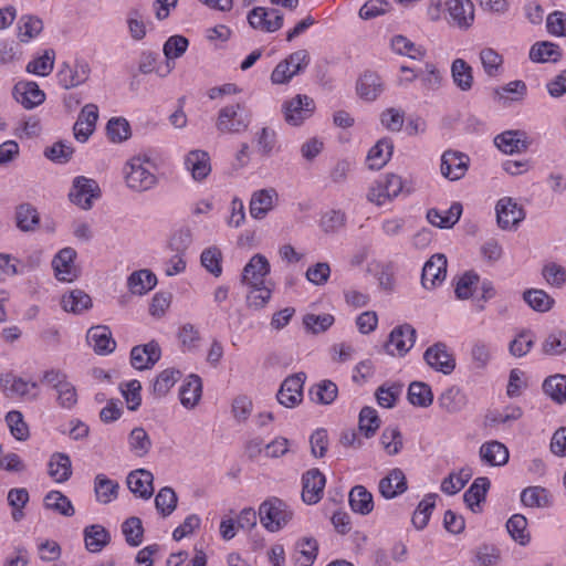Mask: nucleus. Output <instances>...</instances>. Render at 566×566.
<instances>
[{
    "label": "nucleus",
    "mask_w": 566,
    "mask_h": 566,
    "mask_svg": "<svg viewBox=\"0 0 566 566\" xmlns=\"http://www.w3.org/2000/svg\"><path fill=\"white\" fill-rule=\"evenodd\" d=\"M150 160L147 156H134L124 167L125 182L134 191L150 190L157 185V177L146 166Z\"/></svg>",
    "instance_id": "nucleus-1"
},
{
    "label": "nucleus",
    "mask_w": 566,
    "mask_h": 566,
    "mask_svg": "<svg viewBox=\"0 0 566 566\" xmlns=\"http://www.w3.org/2000/svg\"><path fill=\"white\" fill-rule=\"evenodd\" d=\"M261 524L270 532H277L292 518L293 512L279 497L265 500L259 507Z\"/></svg>",
    "instance_id": "nucleus-2"
},
{
    "label": "nucleus",
    "mask_w": 566,
    "mask_h": 566,
    "mask_svg": "<svg viewBox=\"0 0 566 566\" xmlns=\"http://www.w3.org/2000/svg\"><path fill=\"white\" fill-rule=\"evenodd\" d=\"M251 123V115L237 103L222 107L217 118V129L222 134H240L245 132Z\"/></svg>",
    "instance_id": "nucleus-3"
},
{
    "label": "nucleus",
    "mask_w": 566,
    "mask_h": 566,
    "mask_svg": "<svg viewBox=\"0 0 566 566\" xmlns=\"http://www.w3.org/2000/svg\"><path fill=\"white\" fill-rule=\"evenodd\" d=\"M284 120L290 126H301L306 119L313 116L316 105L312 97L305 94H297L282 104Z\"/></svg>",
    "instance_id": "nucleus-4"
},
{
    "label": "nucleus",
    "mask_w": 566,
    "mask_h": 566,
    "mask_svg": "<svg viewBox=\"0 0 566 566\" xmlns=\"http://www.w3.org/2000/svg\"><path fill=\"white\" fill-rule=\"evenodd\" d=\"M403 190L401 178L395 174H386L369 188L368 201L382 206L387 200L397 197Z\"/></svg>",
    "instance_id": "nucleus-5"
},
{
    "label": "nucleus",
    "mask_w": 566,
    "mask_h": 566,
    "mask_svg": "<svg viewBox=\"0 0 566 566\" xmlns=\"http://www.w3.org/2000/svg\"><path fill=\"white\" fill-rule=\"evenodd\" d=\"M248 22L254 30L273 33L283 27V14L277 9L255 7L248 13Z\"/></svg>",
    "instance_id": "nucleus-6"
},
{
    "label": "nucleus",
    "mask_w": 566,
    "mask_h": 566,
    "mask_svg": "<svg viewBox=\"0 0 566 566\" xmlns=\"http://www.w3.org/2000/svg\"><path fill=\"white\" fill-rule=\"evenodd\" d=\"M496 222L502 230L516 229L525 219L524 208L511 197L501 198L495 206Z\"/></svg>",
    "instance_id": "nucleus-7"
},
{
    "label": "nucleus",
    "mask_w": 566,
    "mask_h": 566,
    "mask_svg": "<svg viewBox=\"0 0 566 566\" xmlns=\"http://www.w3.org/2000/svg\"><path fill=\"white\" fill-rule=\"evenodd\" d=\"M101 189L94 179L84 176L76 177L73 180V187L69 193L70 200L84 210L93 206V200L99 198Z\"/></svg>",
    "instance_id": "nucleus-8"
},
{
    "label": "nucleus",
    "mask_w": 566,
    "mask_h": 566,
    "mask_svg": "<svg viewBox=\"0 0 566 566\" xmlns=\"http://www.w3.org/2000/svg\"><path fill=\"white\" fill-rule=\"evenodd\" d=\"M416 329L410 324L395 327L385 344L386 352L391 356H405L415 345Z\"/></svg>",
    "instance_id": "nucleus-9"
},
{
    "label": "nucleus",
    "mask_w": 566,
    "mask_h": 566,
    "mask_svg": "<svg viewBox=\"0 0 566 566\" xmlns=\"http://www.w3.org/2000/svg\"><path fill=\"white\" fill-rule=\"evenodd\" d=\"M90 73L88 63L84 60H78L73 66L66 62L62 63L56 77L63 88L70 90L85 83L88 80Z\"/></svg>",
    "instance_id": "nucleus-10"
},
{
    "label": "nucleus",
    "mask_w": 566,
    "mask_h": 566,
    "mask_svg": "<svg viewBox=\"0 0 566 566\" xmlns=\"http://www.w3.org/2000/svg\"><path fill=\"white\" fill-rule=\"evenodd\" d=\"M424 361L436 371L450 375L455 368V359L444 343L438 342L423 354Z\"/></svg>",
    "instance_id": "nucleus-11"
},
{
    "label": "nucleus",
    "mask_w": 566,
    "mask_h": 566,
    "mask_svg": "<svg viewBox=\"0 0 566 566\" xmlns=\"http://www.w3.org/2000/svg\"><path fill=\"white\" fill-rule=\"evenodd\" d=\"M448 261L444 254H433L423 265L421 285L426 290H432L440 285L447 275Z\"/></svg>",
    "instance_id": "nucleus-12"
},
{
    "label": "nucleus",
    "mask_w": 566,
    "mask_h": 566,
    "mask_svg": "<svg viewBox=\"0 0 566 566\" xmlns=\"http://www.w3.org/2000/svg\"><path fill=\"white\" fill-rule=\"evenodd\" d=\"M469 161V157L461 151L446 150L441 157V174L451 181L460 180L468 171Z\"/></svg>",
    "instance_id": "nucleus-13"
},
{
    "label": "nucleus",
    "mask_w": 566,
    "mask_h": 566,
    "mask_svg": "<svg viewBox=\"0 0 566 566\" xmlns=\"http://www.w3.org/2000/svg\"><path fill=\"white\" fill-rule=\"evenodd\" d=\"M305 374L300 373L287 377L277 391V401L286 407L293 408L302 401Z\"/></svg>",
    "instance_id": "nucleus-14"
},
{
    "label": "nucleus",
    "mask_w": 566,
    "mask_h": 566,
    "mask_svg": "<svg viewBox=\"0 0 566 566\" xmlns=\"http://www.w3.org/2000/svg\"><path fill=\"white\" fill-rule=\"evenodd\" d=\"M325 484V475L316 468L310 469L302 476V500L310 505L316 504L323 496Z\"/></svg>",
    "instance_id": "nucleus-15"
},
{
    "label": "nucleus",
    "mask_w": 566,
    "mask_h": 566,
    "mask_svg": "<svg viewBox=\"0 0 566 566\" xmlns=\"http://www.w3.org/2000/svg\"><path fill=\"white\" fill-rule=\"evenodd\" d=\"M161 356L157 342L151 340L144 345H136L130 350L132 366L138 370L150 369Z\"/></svg>",
    "instance_id": "nucleus-16"
},
{
    "label": "nucleus",
    "mask_w": 566,
    "mask_h": 566,
    "mask_svg": "<svg viewBox=\"0 0 566 566\" xmlns=\"http://www.w3.org/2000/svg\"><path fill=\"white\" fill-rule=\"evenodd\" d=\"M270 273V263L262 254L253 255L242 271L241 282L249 286L264 284L265 276Z\"/></svg>",
    "instance_id": "nucleus-17"
},
{
    "label": "nucleus",
    "mask_w": 566,
    "mask_h": 566,
    "mask_svg": "<svg viewBox=\"0 0 566 566\" xmlns=\"http://www.w3.org/2000/svg\"><path fill=\"white\" fill-rule=\"evenodd\" d=\"M75 256L76 251L72 248H64L54 256L52 266L59 281L72 282L77 277Z\"/></svg>",
    "instance_id": "nucleus-18"
},
{
    "label": "nucleus",
    "mask_w": 566,
    "mask_h": 566,
    "mask_svg": "<svg viewBox=\"0 0 566 566\" xmlns=\"http://www.w3.org/2000/svg\"><path fill=\"white\" fill-rule=\"evenodd\" d=\"M495 146L504 154H521L527 150L530 143L522 130H506L494 138Z\"/></svg>",
    "instance_id": "nucleus-19"
},
{
    "label": "nucleus",
    "mask_w": 566,
    "mask_h": 566,
    "mask_svg": "<svg viewBox=\"0 0 566 566\" xmlns=\"http://www.w3.org/2000/svg\"><path fill=\"white\" fill-rule=\"evenodd\" d=\"M86 339L98 355H108L116 348V342L107 326L97 325L88 329Z\"/></svg>",
    "instance_id": "nucleus-20"
},
{
    "label": "nucleus",
    "mask_w": 566,
    "mask_h": 566,
    "mask_svg": "<svg viewBox=\"0 0 566 566\" xmlns=\"http://www.w3.org/2000/svg\"><path fill=\"white\" fill-rule=\"evenodd\" d=\"M154 475L146 469L132 471L126 479L127 486L135 495L148 500L154 493Z\"/></svg>",
    "instance_id": "nucleus-21"
},
{
    "label": "nucleus",
    "mask_w": 566,
    "mask_h": 566,
    "mask_svg": "<svg viewBox=\"0 0 566 566\" xmlns=\"http://www.w3.org/2000/svg\"><path fill=\"white\" fill-rule=\"evenodd\" d=\"M17 102L22 104L25 108L31 109L45 99V94L40 90L35 82H19L13 90Z\"/></svg>",
    "instance_id": "nucleus-22"
},
{
    "label": "nucleus",
    "mask_w": 566,
    "mask_h": 566,
    "mask_svg": "<svg viewBox=\"0 0 566 566\" xmlns=\"http://www.w3.org/2000/svg\"><path fill=\"white\" fill-rule=\"evenodd\" d=\"M379 492L385 499H395L406 492L407 479L401 469H392L379 481Z\"/></svg>",
    "instance_id": "nucleus-23"
},
{
    "label": "nucleus",
    "mask_w": 566,
    "mask_h": 566,
    "mask_svg": "<svg viewBox=\"0 0 566 566\" xmlns=\"http://www.w3.org/2000/svg\"><path fill=\"white\" fill-rule=\"evenodd\" d=\"M277 197L273 188L254 191L250 200V214L261 220L273 209L274 198Z\"/></svg>",
    "instance_id": "nucleus-24"
},
{
    "label": "nucleus",
    "mask_w": 566,
    "mask_h": 566,
    "mask_svg": "<svg viewBox=\"0 0 566 566\" xmlns=\"http://www.w3.org/2000/svg\"><path fill=\"white\" fill-rule=\"evenodd\" d=\"M461 213L462 205L460 202H453L446 211H440L434 208L429 209L427 212V220L434 227L449 229L459 221Z\"/></svg>",
    "instance_id": "nucleus-25"
},
{
    "label": "nucleus",
    "mask_w": 566,
    "mask_h": 566,
    "mask_svg": "<svg viewBox=\"0 0 566 566\" xmlns=\"http://www.w3.org/2000/svg\"><path fill=\"white\" fill-rule=\"evenodd\" d=\"M185 165L197 181L205 179L211 171L209 155L203 150L189 151L186 156Z\"/></svg>",
    "instance_id": "nucleus-26"
},
{
    "label": "nucleus",
    "mask_w": 566,
    "mask_h": 566,
    "mask_svg": "<svg viewBox=\"0 0 566 566\" xmlns=\"http://www.w3.org/2000/svg\"><path fill=\"white\" fill-rule=\"evenodd\" d=\"M448 10L452 21L460 28H469L474 20L471 0H449Z\"/></svg>",
    "instance_id": "nucleus-27"
},
{
    "label": "nucleus",
    "mask_w": 566,
    "mask_h": 566,
    "mask_svg": "<svg viewBox=\"0 0 566 566\" xmlns=\"http://www.w3.org/2000/svg\"><path fill=\"white\" fill-rule=\"evenodd\" d=\"M507 448L496 440L485 442L480 448V457L483 462L491 467H501L509 461Z\"/></svg>",
    "instance_id": "nucleus-28"
},
{
    "label": "nucleus",
    "mask_w": 566,
    "mask_h": 566,
    "mask_svg": "<svg viewBox=\"0 0 566 566\" xmlns=\"http://www.w3.org/2000/svg\"><path fill=\"white\" fill-rule=\"evenodd\" d=\"M318 543L314 537L305 536L295 543L294 563L297 566H312L317 557Z\"/></svg>",
    "instance_id": "nucleus-29"
},
{
    "label": "nucleus",
    "mask_w": 566,
    "mask_h": 566,
    "mask_svg": "<svg viewBox=\"0 0 566 566\" xmlns=\"http://www.w3.org/2000/svg\"><path fill=\"white\" fill-rule=\"evenodd\" d=\"M491 482L485 476L476 478L463 494V501L474 513L480 510V503L485 500Z\"/></svg>",
    "instance_id": "nucleus-30"
},
{
    "label": "nucleus",
    "mask_w": 566,
    "mask_h": 566,
    "mask_svg": "<svg viewBox=\"0 0 566 566\" xmlns=\"http://www.w3.org/2000/svg\"><path fill=\"white\" fill-rule=\"evenodd\" d=\"M83 534L85 547L91 553H99L111 542L109 532L99 524L86 526Z\"/></svg>",
    "instance_id": "nucleus-31"
},
{
    "label": "nucleus",
    "mask_w": 566,
    "mask_h": 566,
    "mask_svg": "<svg viewBox=\"0 0 566 566\" xmlns=\"http://www.w3.org/2000/svg\"><path fill=\"white\" fill-rule=\"evenodd\" d=\"M384 90L380 76L373 72H365L357 82L358 95L368 102L375 101Z\"/></svg>",
    "instance_id": "nucleus-32"
},
{
    "label": "nucleus",
    "mask_w": 566,
    "mask_h": 566,
    "mask_svg": "<svg viewBox=\"0 0 566 566\" xmlns=\"http://www.w3.org/2000/svg\"><path fill=\"white\" fill-rule=\"evenodd\" d=\"M48 467L49 475L57 483L66 482L72 475V462L66 453H53Z\"/></svg>",
    "instance_id": "nucleus-33"
},
{
    "label": "nucleus",
    "mask_w": 566,
    "mask_h": 566,
    "mask_svg": "<svg viewBox=\"0 0 566 566\" xmlns=\"http://www.w3.org/2000/svg\"><path fill=\"white\" fill-rule=\"evenodd\" d=\"M92 298L83 290H73L69 294H64L61 300V306L65 312L73 313L75 315L82 314L83 312L92 307Z\"/></svg>",
    "instance_id": "nucleus-34"
},
{
    "label": "nucleus",
    "mask_w": 566,
    "mask_h": 566,
    "mask_svg": "<svg viewBox=\"0 0 566 566\" xmlns=\"http://www.w3.org/2000/svg\"><path fill=\"white\" fill-rule=\"evenodd\" d=\"M394 150V144L390 138L379 139L375 146L370 148L367 155V163L370 169L382 168L390 159Z\"/></svg>",
    "instance_id": "nucleus-35"
},
{
    "label": "nucleus",
    "mask_w": 566,
    "mask_h": 566,
    "mask_svg": "<svg viewBox=\"0 0 566 566\" xmlns=\"http://www.w3.org/2000/svg\"><path fill=\"white\" fill-rule=\"evenodd\" d=\"M157 284L156 275L147 269L133 272L127 279V286L133 294L144 295Z\"/></svg>",
    "instance_id": "nucleus-36"
},
{
    "label": "nucleus",
    "mask_w": 566,
    "mask_h": 566,
    "mask_svg": "<svg viewBox=\"0 0 566 566\" xmlns=\"http://www.w3.org/2000/svg\"><path fill=\"white\" fill-rule=\"evenodd\" d=\"M1 382L11 395L25 397L29 400H35L38 398L36 382H29L12 375H6V377L1 379Z\"/></svg>",
    "instance_id": "nucleus-37"
},
{
    "label": "nucleus",
    "mask_w": 566,
    "mask_h": 566,
    "mask_svg": "<svg viewBox=\"0 0 566 566\" xmlns=\"http://www.w3.org/2000/svg\"><path fill=\"white\" fill-rule=\"evenodd\" d=\"M350 509L358 514L367 515L374 509L373 494L363 485L354 486L349 492Z\"/></svg>",
    "instance_id": "nucleus-38"
},
{
    "label": "nucleus",
    "mask_w": 566,
    "mask_h": 566,
    "mask_svg": "<svg viewBox=\"0 0 566 566\" xmlns=\"http://www.w3.org/2000/svg\"><path fill=\"white\" fill-rule=\"evenodd\" d=\"M15 223L23 232H33L40 224V214L32 205L22 203L15 209Z\"/></svg>",
    "instance_id": "nucleus-39"
},
{
    "label": "nucleus",
    "mask_w": 566,
    "mask_h": 566,
    "mask_svg": "<svg viewBox=\"0 0 566 566\" xmlns=\"http://www.w3.org/2000/svg\"><path fill=\"white\" fill-rule=\"evenodd\" d=\"M438 403L447 412L455 413L467 406V397L460 388L452 386L439 396Z\"/></svg>",
    "instance_id": "nucleus-40"
},
{
    "label": "nucleus",
    "mask_w": 566,
    "mask_h": 566,
    "mask_svg": "<svg viewBox=\"0 0 566 566\" xmlns=\"http://www.w3.org/2000/svg\"><path fill=\"white\" fill-rule=\"evenodd\" d=\"M407 399L415 407L427 408L433 402L431 387L422 381H412L408 387Z\"/></svg>",
    "instance_id": "nucleus-41"
},
{
    "label": "nucleus",
    "mask_w": 566,
    "mask_h": 566,
    "mask_svg": "<svg viewBox=\"0 0 566 566\" xmlns=\"http://www.w3.org/2000/svg\"><path fill=\"white\" fill-rule=\"evenodd\" d=\"M119 484L105 474H97L94 480V491L98 502L111 503L118 495Z\"/></svg>",
    "instance_id": "nucleus-42"
},
{
    "label": "nucleus",
    "mask_w": 566,
    "mask_h": 566,
    "mask_svg": "<svg viewBox=\"0 0 566 566\" xmlns=\"http://www.w3.org/2000/svg\"><path fill=\"white\" fill-rule=\"evenodd\" d=\"M202 392L201 379L197 375H190L187 382L180 388V402L186 408H193L200 400Z\"/></svg>",
    "instance_id": "nucleus-43"
},
{
    "label": "nucleus",
    "mask_w": 566,
    "mask_h": 566,
    "mask_svg": "<svg viewBox=\"0 0 566 566\" xmlns=\"http://www.w3.org/2000/svg\"><path fill=\"white\" fill-rule=\"evenodd\" d=\"M472 469L469 467H464L458 472L450 473L442 480L441 491L448 495L457 494L469 482V480L472 478Z\"/></svg>",
    "instance_id": "nucleus-44"
},
{
    "label": "nucleus",
    "mask_w": 566,
    "mask_h": 566,
    "mask_svg": "<svg viewBox=\"0 0 566 566\" xmlns=\"http://www.w3.org/2000/svg\"><path fill=\"white\" fill-rule=\"evenodd\" d=\"M562 56L557 44L552 42H537L530 50V59L536 63L557 62Z\"/></svg>",
    "instance_id": "nucleus-45"
},
{
    "label": "nucleus",
    "mask_w": 566,
    "mask_h": 566,
    "mask_svg": "<svg viewBox=\"0 0 566 566\" xmlns=\"http://www.w3.org/2000/svg\"><path fill=\"white\" fill-rule=\"evenodd\" d=\"M128 446L136 457L144 458L149 453L153 442L143 427H136L128 434Z\"/></svg>",
    "instance_id": "nucleus-46"
},
{
    "label": "nucleus",
    "mask_w": 566,
    "mask_h": 566,
    "mask_svg": "<svg viewBox=\"0 0 566 566\" xmlns=\"http://www.w3.org/2000/svg\"><path fill=\"white\" fill-rule=\"evenodd\" d=\"M521 502L528 507H548L552 505V496L542 486H528L522 491Z\"/></svg>",
    "instance_id": "nucleus-47"
},
{
    "label": "nucleus",
    "mask_w": 566,
    "mask_h": 566,
    "mask_svg": "<svg viewBox=\"0 0 566 566\" xmlns=\"http://www.w3.org/2000/svg\"><path fill=\"white\" fill-rule=\"evenodd\" d=\"M30 495L25 488L10 489L7 495L8 505L12 509L13 521L20 522L24 517L23 509L29 503Z\"/></svg>",
    "instance_id": "nucleus-48"
},
{
    "label": "nucleus",
    "mask_w": 566,
    "mask_h": 566,
    "mask_svg": "<svg viewBox=\"0 0 566 566\" xmlns=\"http://www.w3.org/2000/svg\"><path fill=\"white\" fill-rule=\"evenodd\" d=\"M544 392L555 402L566 401V375L556 374L547 377L543 382Z\"/></svg>",
    "instance_id": "nucleus-49"
},
{
    "label": "nucleus",
    "mask_w": 566,
    "mask_h": 566,
    "mask_svg": "<svg viewBox=\"0 0 566 566\" xmlns=\"http://www.w3.org/2000/svg\"><path fill=\"white\" fill-rule=\"evenodd\" d=\"M454 84L461 91H469L473 85L472 67L462 59H455L451 65Z\"/></svg>",
    "instance_id": "nucleus-50"
},
{
    "label": "nucleus",
    "mask_w": 566,
    "mask_h": 566,
    "mask_svg": "<svg viewBox=\"0 0 566 566\" xmlns=\"http://www.w3.org/2000/svg\"><path fill=\"white\" fill-rule=\"evenodd\" d=\"M48 510L55 511L63 516H73L75 514L72 502L60 491H50L43 500Z\"/></svg>",
    "instance_id": "nucleus-51"
},
{
    "label": "nucleus",
    "mask_w": 566,
    "mask_h": 566,
    "mask_svg": "<svg viewBox=\"0 0 566 566\" xmlns=\"http://www.w3.org/2000/svg\"><path fill=\"white\" fill-rule=\"evenodd\" d=\"M337 394L338 388L336 384L328 379L322 380L310 390L311 399L322 405L332 403L336 399Z\"/></svg>",
    "instance_id": "nucleus-52"
},
{
    "label": "nucleus",
    "mask_w": 566,
    "mask_h": 566,
    "mask_svg": "<svg viewBox=\"0 0 566 566\" xmlns=\"http://www.w3.org/2000/svg\"><path fill=\"white\" fill-rule=\"evenodd\" d=\"M506 528L511 537L521 545H526L530 542L531 536L527 532V520L524 515H512L506 523Z\"/></svg>",
    "instance_id": "nucleus-53"
},
{
    "label": "nucleus",
    "mask_w": 566,
    "mask_h": 566,
    "mask_svg": "<svg viewBox=\"0 0 566 566\" xmlns=\"http://www.w3.org/2000/svg\"><path fill=\"white\" fill-rule=\"evenodd\" d=\"M524 301L536 312H548L554 305V298L543 290H527L523 294Z\"/></svg>",
    "instance_id": "nucleus-54"
},
{
    "label": "nucleus",
    "mask_w": 566,
    "mask_h": 566,
    "mask_svg": "<svg viewBox=\"0 0 566 566\" xmlns=\"http://www.w3.org/2000/svg\"><path fill=\"white\" fill-rule=\"evenodd\" d=\"M177 502L178 496L176 492L169 486L160 489L155 497V506L164 517L172 514L177 507Z\"/></svg>",
    "instance_id": "nucleus-55"
},
{
    "label": "nucleus",
    "mask_w": 566,
    "mask_h": 566,
    "mask_svg": "<svg viewBox=\"0 0 566 566\" xmlns=\"http://www.w3.org/2000/svg\"><path fill=\"white\" fill-rule=\"evenodd\" d=\"M358 427L366 438H371L380 427V419L376 409L364 407L359 412Z\"/></svg>",
    "instance_id": "nucleus-56"
},
{
    "label": "nucleus",
    "mask_w": 566,
    "mask_h": 566,
    "mask_svg": "<svg viewBox=\"0 0 566 566\" xmlns=\"http://www.w3.org/2000/svg\"><path fill=\"white\" fill-rule=\"evenodd\" d=\"M19 29V39L21 42H28L33 39L38 34L41 33L43 29L42 21L34 15H22L18 23Z\"/></svg>",
    "instance_id": "nucleus-57"
},
{
    "label": "nucleus",
    "mask_w": 566,
    "mask_h": 566,
    "mask_svg": "<svg viewBox=\"0 0 566 566\" xmlns=\"http://www.w3.org/2000/svg\"><path fill=\"white\" fill-rule=\"evenodd\" d=\"M55 52L53 50H45L43 55L30 61L27 65L29 73L46 76L54 66Z\"/></svg>",
    "instance_id": "nucleus-58"
},
{
    "label": "nucleus",
    "mask_w": 566,
    "mask_h": 566,
    "mask_svg": "<svg viewBox=\"0 0 566 566\" xmlns=\"http://www.w3.org/2000/svg\"><path fill=\"white\" fill-rule=\"evenodd\" d=\"M258 149L262 156H271L277 143V135L273 128L263 127L254 136Z\"/></svg>",
    "instance_id": "nucleus-59"
},
{
    "label": "nucleus",
    "mask_w": 566,
    "mask_h": 566,
    "mask_svg": "<svg viewBox=\"0 0 566 566\" xmlns=\"http://www.w3.org/2000/svg\"><path fill=\"white\" fill-rule=\"evenodd\" d=\"M125 539L130 546H139L143 542L144 528L139 517H129L122 525Z\"/></svg>",
    "instance_id": "nucleus-60"
},
{
    "label": "nucleus",
    "mask_w": 566,
    "mask_h": 566,
    "mask_svg": "<svg viewBox=\"0 0 566 566\" xmlns=\"http://www.w3.org/2000/svg\"><path fill=\"white\" fill-rule=\"evenodd\" d=\"M380 442L387 454L396 455L402 449L401 432L397 427L385 428L380 437Z\"/></svg>",
    "instance_id": "nucleus-61"
},
{
    "label": "nucleus",
    "mask_w": 566,
    "mask_h": 566,
    "mask_svg": "<svg viewBox=\"0 0 566 566\" xmlns=\"http://www.w3.org/2000/svg\"><path fill=\"white\" fill-rule=\"evenodd\" d=\"M106 133L113 143H120L130 136L129 123L123 117L111 118L106 125Z\"/></svg>",
    "instance_id": "nucleus-62"
},
{
    "label": "nucleus",
    "mask_w": 566,
    "mask_h": 566,
    "mask_svg": "<svg viewBox=\"0 0 566 566\" xmlns=\"http://www.w3.org/2000/svg\"><path fill=\"white\" fill-rule=\"evenodd\" d=\"M6 421L10 429L11 434L19 441H24L29 438V428L23 420V415L18 410L9 411L6 416Z\"/></svg>",
    "instance_id": "nucleus-63"
},
{
    "label": "nucleus",
    "mask_w": 566,
    "mask_h": 566,
    "mask_svg": "<svg viewBox=\"0 0 566 566\" xmlns=\"http://www.w3.org/2000/svg\"><path fill=\"white\" fill-rule=\"evenodd\" d=\"M180 377V373L175 369H165L163 370L154 381V392L163 397L165 396L170 388L177 382Z\"/></svg>",
    "instance_id": "nucleus-64"
}]
</instances>
